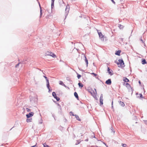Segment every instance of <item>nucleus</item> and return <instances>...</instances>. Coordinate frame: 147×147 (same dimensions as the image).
Returning <instances> with one entry per match:
<instances>
[{
	"instance_id": "f257e3e1",
	"label": "nucleus",
	"mask_w": 147,
	"mask_h": 147,
	"mask_svg": "<svg viewBox=\"0 0 147 147\" xmlns=\"http://www.w3.org/2000/svg\"><path fill=\"white\" fill-rule=\"evenodd\" d=\"M118 62L116 61H115V63H116L118 65L119 67L123 68L125 66V65L124 61L122 59H120L118 60Z\"/></svg>"
},
{
	"instance_id": "f03ea898",
	"label": "nucleus",
	"mask_w": 147,
	"mask_h": 147,
	"mask_svg": "<svg viewBox=\"0 0 147 147\" xmlns=\"http://www.w3.org/2000/svg\"><path fill=\"white\" fill-rule=\"evenodd\" d=\"M30 101L32 104H33L34 103H36L37 102V98L35 97H32L30 96Z\"/></svg>"
},
{
	"instance_id": "7ed1b4c3",
	"label": "nucleus",
	"mask_w": 147,
	"mask_h": 147,
	"mask_svg": "<svg viewBox=\"0 0 147 147\" xmlns=\"http://www.w3.org/2000/svg\"><path fill=\"white\" fill-rule=\"evenodd\" d=\"M69 5H67L65 9V19H65L67 16L68 13L69 12Z\"/></svg>"
},
{
	"instance_id": "20e7f679",
	"label": "nucleus",
	"mask_w": 147,
	"mask_h": 147,
	"mask_svg": "<svg viewBox=\"0 0 147 147\" xmlns=\"http://www.w3.org/2000/svg\"><path fill=\"white\" fill-rule=\"evenodd\" d=\"M52 96L54 98L56 99L57 101H58L60 100V98L57 96L56 93L55 92H52Z\"/></svg>"
},
{
	"instance_id": "39448f33",
	"label": "nucleus",
	"mask_w": 147,
	"mask_h": 147,
	"mask_svg": "<svg viewBox=\"0 0 147 147\" xmlns=\"http://www.w3.org/2000/svg\"><path fill=\"white\" fill-rule=\"evenodd\" d=\"M34 114V113L32 112H30L28 114H27L26 115L27 118H29L32 117Z\"/></svg>"
},
{
	"instance_id": "423d86ee",
	"label": "nucleus",
	"mask_w": 147,
	"mask_h": 147,
	"mask_svg": "<svg viewBox=\"0 0 147 147\" xmlns=\"http://www.w3.org/2000/svg\"><path fill=\"white\" fill-rule=\"evenodd\" d=\"M98 35L99 36V37H100V38L103 41H104V36H103L102 33L101 32H98Z\"/></svg>"
},
{
	"instance_id": "0eeeda50",
	"label": "nucleus",
	"mask_w": 147,
	"mask_h": 147,
	"mask_svg": "<svg viewBox=\"0 0 147 147\" xmlns=\"http://www.w3.org/2000/svg\"><path fill=\"white\" fill-rule=\"evenodd\" d=\"M103 95L102 94H101L100 95V105H103Z\"/></svg>"
},
{
	"instance_id": "6e6552de",
	"label": "nucleus",
	"mask_w": 147,
	"mask_h": 147,
	"mask_svg": "<svg viewBox=\"0 0 147 147\" xmlns=\"http://www.w3.org/2000/svg\"><path fill=\"white\" fill-rule=\"evenodd\" d=\"M111 83V80L110 79H108L105 82V83L108 85H110Z\"/></svg>"
},
{
	"instance_id": "1a4fd4ad",
	"label": "nucleus",
	"mask_w": 147,
	"mask_h": 147,
	"mask_svg": "<svg viewBox=\"0 0 147 147\" xmlns=\"http://www.w3.org/2000/svg\"><path fill=\"white\" fill-rule=\"evenodd\" d=\"M107 71L108 73H109V74H110L111 76L113 74L112 73V72H113V71L112 70H111V69L109 68V67H107Z\"/></svg>"
},
{
	"instance_id": "9d476101",
	"label": "nucleus",
	"mask_w": 147,
	"mask_h": 147,
	"mask_svg": "<svg viewBox=\"0 0 147 147\" xmlns=\"http://www.w3.org/2000/svg\"><path fill=\"white\" fill-rule=\"evenodd\" d=\"M123 80L125 82H129V80L126 77L123 78Z\"/></svg>"
},
{
	"instance_id": "9b49d317",
	"label": "nucleus",
	"mask_w": 147,
	"mask_h": 147,
	"mask_svg": "<svg viewBox=\"0 0 147 147\" xmlns=\"http://www.w3.org/2000/svg\"><path fill=\"white\" fill-rule=\"evenodd\" d=\"M39 3V7L40 8V18H41L42 15V8L40 6V3Z\"/></svg>"
},
{
	"instance_id": "f8f14e48",
	"label": "nucleus",
	"mask_w": 147,
	"mask_h": 147,
	"mask_svg": "<svg viewBox=\"0 0 147 147\" xmlns=\"http://www.w3.org/2000/svg\"><path fill=\"white\" fill-rule=\"evenodd\" d=\"M121 51L120 50H118L116 51L115 53V54L116 55L119 56L120 55V53H121Z\"/></svg>"
},
{
	"instance_id": "ddd939ff",
	"label": "nucleus",
	"mask_w": 147,
	"mask_h": 147,
	"mask_svg": "<svg viewBox=\"0 0 147 147\" xmlns=\"http://www.w3.org/2000/svg\"><path fill=\"white\" fill-rule=\"evenodd\" d=\"M142 60V64L144 65L147 63V62L145 59H143Z\"/></svg>"
},
{
	"instance_id": "4468645a",
	"label": "nucleus",
	"mask_w": 147,
	"mask_h": 147,
	"mask_svg": "<svg viewBox=\"0 0 147 147\" xmlns=\"http://www.w3.org/2000/svg\"><path fill=\"white\" fill-rule=\"evenodd\" d=\"M74 96L77 100H79V97L77 93L76 92H75L74 93Z\"/></svg>"
},
{
	"instance_id": "2eb2a0df",
	"label": "nucleus",
	"mask_w": 147,
	"mask_h": 147,
	"mask_svg": "<svg viewBox=\"0 0 147 147\" xmlns=\"http://www.w3.org/2000/svg\"><path fill=\"white\" fill-rule=\"evenodd\" d=\"M55 0H51V7L52 9L54 7V2Z\"/></svg>"
},
{
	"instance_id": "dca6fc26",
	"label": "nucleus",
	"mask_w": 147,
	"mask_h": 147,
	"mask_svg": "<svg viewBox=\"0 0 147 147\" xmlns=\"http://www.w3.org/2000/svg\"><path fill=\"white\" fill-rule=\"evenodd\" d=\"M46 82H47V87H49V79L47 78V79H46Z\"/></svg>"
},
{
	"instance_id": "f3484780",
	"label": "nucleus",
	"mask_w": 147,
	"mask_h": 147,
	"mask_svg": "<svg viewBox=\"0 0 147 147\" xmlns=\"http://www.w3.org/2000/svg\"><path fill=\"white\" fill-rule=\"evenodd\" d=\"M84 57H85V62L86 63V65H87V67L88 66V59H87L86 57V56L85 55H84Z\"/></svg>"
},
{
	"instance_id": "a211bd4d",
	"label": "nucleus",
	"mask_w": 147,
	"mask_h": 147,
	"mask_svg": "<svg viewBox=\"0 0 147 147\" xmlns=\"http://www.w3.org/2000/svg\"><path fill=\"white\" fill-rule=\"evenodd\" d=\"M75 117L76 118V119L78 120L79 121H80L81 119H80L78 115H75Z\"/></svg>"
},
{
	"instance_id": "6ab92c4d",
	"label": "nucleus",
	"mask_w": 147,
	"mask_h": 147,
	"mask_svg": "<svg viewBox=\"0 0 147 147\" xmlns=\"http://www.w3.org/2000/svg\"><path fill=\"white\" fill-rule=\"evenodd\" d=\"M78 84L79 86V87L81 88H82L83 86V85L81 83H79Z\"/></svg>"
},
{
	"instance_id": "aec40b11",
	"label": "nucleus",
	"mask_w": 147,
	"mask_h": 147,
	"mask_svg": "<svg viewBox=\"0 0 147 147\" xmlns=\"http://www.w3.org/2000/svg\"><path fill=\"white\" fill-rule=\"evenodd\" d=\"M59 84L65 87H66V86L65 85V84L63 83V82L62 81H60L59 82Z\"/></svg>"
},
{
	"instance_id": "412c9836",
	"label": "nucleus",
	"mask_w": 147,
	"mask_h": 147,
	"mask_svg": "<svg viewBox=\"0 0 147 147\" xmlns=\"http://www.w3.org/2000/svg\"><path fill=\"white\" fill-rule=\"evenodd\" d=\"M119 104L122 107H124L125 106V104H124V102H123L120 101Z\"/></svg>"
},
{
	"instance_id": "4be33fe9",
	"label": "nucleus",
	"mask_w": 147,
	"mask_h": 147,
	"mask_svg": "<svg viewBox=\"0 0 147 147\" xmlns=\"http://www.w3.org/2000/svg\"><path fill=\"white\" fill-rule=\"evenodd\" d=\"M50 56L52 57L53 58H55L56 57L54 53H53L52 52H51V54L50 55Z\"/></svg>"
},
{
	"instance_id": "5701e85b",
	"label": "nucleus",
	"mask_w": 147,
	"mask_h": 147,
	"mask_svg": "<svg viewBox=\"0 0 147 147\" xmlns=\"http://www.w3.org/2000/svg\"><path fill=\"white\" fill-rule=\"evenodd\" d=\"M91 74L93 75L96 78H97V79L98 78V77H97V76L98 75L97 74H95L94 73H91Z\"/></svg>"
},
{
	"instance_id": "b1692460",
	"label": "nucleus",
	"mask_w": 147,
	"mask_h": 147,
	"mask_svg": "<svg viewBox=\"0 0 147 147\" xmlns=\"http://www.w3.org/2000/svg\"><path fill=\"white\" fill-rule=\"evenodd\" d=\"M32 120V118L28 119L27 118L26 119V122H31Z\"/></svg>"
},
{
	"instance_id": "393cba45",
	"label": "nucleus",
	"mask_w": 147,
	"mask_h": 147,
	"mask_svg": "<svg viewBox=\"0 0 147 147\" xmlns=\"http://www.w3.org/2000/svg\"><path fill=\"white\" fill-rule=\"evenodd\" d=\"M77 74V77L78 79H79L81 77V76L76 72Z\"/></svg>"
},
{
	"instance_id": "a878e982",
	"label": "nucleus",
	"mask_w": 147,
	"mask_h": 147,
	"mask_svg": "<svg viewBox=\"0 0 147 147\" xmlns=\"http://www.w3.org/2000/svg\"><path fill=\"white\" fill-rule=\"evenodd\" d=\"M45 54L47 55L50 56V55L51 54V52H50L49 51H47L46 52Z\"/></svg>"
},
{
	"instance_id": "bb28decb",
	"label": "nucleus",
	"mask_w": 147,
	"mask_h": 147,
	"mask_svg": "<svg viewBox=\"0 0 147 147\" xmlns=\"http://www.w3.org/2000/svg\"><path fill=\"white\" fill-rule=\"evenodd\" d=\"M43 145L44 147H49V146L47 145L45 143L43 144Z\"/></svg>"
},
{
	"instance_id": "cd10ccee",
	"label": "nucleus",
	"mask_w": 147,
	"mask_h": 147,
	"mask_svg": "<svg viewBox=\"0 0 147 147\" xmlns=\"http://www.w3.org/2000/svg\"><path fill=\"white\" fill-rule=\"evenodd\" d=\"M119 27L120 29L123 28V26L120 24H119Z\"/></svg>"
},
{
	"instance_id": "c85d7f7f",
	"label": "nucleus",
	"mask_w": 147,
	"mask_h": 147,
	"mask_svg": "<svg viewBox=\"0 0 147 147\" xmlns=\"http://www.w3.org/2000/svg\"><path fill=\"white\" fill-rule=\"evenodd\" d=\"M92 90L93 91V94L95 96H96V95L97 94V92L94 91V90Z\"/></svg>"
},
{
	"instance_id": "c756f323",
	"label": "nucleus",
	"mask_w": 147,
	"mask_h": 147,
	"mask_svg": "<svg viewBox=\"0 0 147 147\" xmlns=\"http://www.w3.org/2000/svg\"><path fill=\"white\" fill-rule=\"evenodd\" d=\"M42 119H40L39 120V123L40 124H42Z\"/></svg>"
},
{
	"instance_id": "7c9ffc66",
	"label": "nucleus",
	"mask_w": 147,
	"mask_h": 147,
	"mask_svg": "<svg viewBox=\"0 0 147 147\" xmlns=\"http://www.w3.org/2000/svg\"><path fill=\"white\" fill-rule=\"evenodd\" d=\"M21 63V62H19L17 64H16L15 66V67L16 68H17L19 66V64Z\"/></svg>"
},
{
	"instance_id": "2f4dec72",
	"label": "nucleus",
	"mask_w": 147,
	"mask_h": 147,
	"mask_svg": "<svg viewBox=\"0 0 147 147\" xmlns=\"http://www.w3.org/2000/svg\"><path fill=\"white\" fill-rule=\"evenodd\" d=\"M58 113L59 114H61L62 113V110L59 109L58 110Z\"/></svg>"
},
{
	"instance_id": "473e14b6",
	"label": "nucleus",
	"mask_w": 147,
	"mask_h": 147,
	"mask_svg": "<svg viewBox=\"0 0 147 147\" xmlns=\"http://www.w3.org/2000/svg\"><path fill=\"white\" fill-rule=\"evenodd\" d=\"M139 95H140V97H140V98H143V96H142V94L140 93V94Z\"/></svg>"
},
{
	"instance_id": "72a5a7b5",
	"label": "nucleus",
	"mask_w": 147,
	"mask_h": 147,
	"mask_svg": "<svg viewBox=\"0 0 147 147\" xmlns=\"http://www.w3.org/2000/svg\"><path fill=\"white\" fill-rule=\"evenodd\" d=\"M121 145L123 146V147H126L125 146H126L127 145L125 144L122 143Z\"/></svg>"
},
{
	"instance_id": "f704fd0d",
	"label": "nucleus",
	"mask_w": 147,
	"mask_h": 147,
	"mask_svg": "<svg viewBox=\"0 0 147 147\" xmlns=\"http://www.w3.org/2000/svg\"><path fill=\"white\" fill-rule=\"evenodd\" d=\"M26 110L27 112H30L31 111V109L28 108H26Z\"/></svg>"
},
{
	"instance_id": "c9c22d12",
	"label": "nucleus",
	"mask_w": 147,
	"mask_h": 147,
	"mask_svg": "<svg viewBox=\"0 0 147 147\" xmlns=\"http://www.w3.org/2000/svg\"><path fill=\"white\" fill-rule=\"evenodd\" d=\"M111 108L113 109V101H112V103H111Z\"/></svg>"
},
{
	"instance_id": "e433bc0d",
	"label": "nucleus",
	"mask_w": 147,
	"mask_h": 147,
	"mask_svg": "<svg viewBox=\"0 0 147 147\" xmlns=\"http://www.w3.org/2000/svg\"><path fill=\"white\" fill-rule=\"evenodd\" d=\"M111 132H113V133H114H114H115V131H113V128L112 127H111Z\"/></svg>"
},
{
	"instance_id": "4c0bfd02",
	"label": "nucleus",
	"mask_w": 147,
	"mask_h": 147,
	"mask_svg": "<svg viewBox=\"0 0 147 147\" xmlns=\"http://www.w3.org/2000/svg\"><path fill=\"white\" fill-rule=\"evenodd\" d=\"M70 114L72 116H75V115L73 114V113L72 111L70 112Z\"/></svg>"
},
{
	"instance_id": "58836bf2",
	"label": "nucleus",
	"mask_w": 147,
	"mask_h": 147,
	"mask_svg": "<svg viewBox=\"0 0 147 147\" xmlns=\"http://www.w3.org/2000/svg\"><path fill=\"white\" fill-rule=\"evenodd\" d=\"M126 85H128V86H129L130 87V88H131V89L132 90V88H131L130 84L127 82L126 84Z\"/></svg>"
},
{
	"instance_id": "ea45409f",
	"label": "nucleus",
	"mask_w": 147,
	"mask_h": 147,
	"mask_svg": "<svg viewBox=\"0 0 147 147\" xmlns=\"http://www.w3.org/2000/svg\"><path fill=\"white\" fill-rule=\"evenodd\" d=\"M25 61V60L24 59L21 62H20L21 63L23 64H24Z\"/></svg>"
},
{
	"instance_id": "a19ab883",
	"label": "nucleus",
	"mask_w": 147,
	"mask_h": 147,
	"mask_svg": "<svg viewBox=\"0 0 147 147\" xmlns=\"http://www.w3.org/2000/svg\"><path fill=\"white\" fill-rule=\"evenodd\" d=\"M47 88L49 89L48 92H50L51 91V90L50 89V85H49V87H47Z\"/></svg>"
},
{
	"instance_id": "79ce46f5",
	"label": "nucleus",
	"mask_w": 147,
	"mask_h": 147,
	"mask_svg": "<svg viewBox=\"0 0 147 147\" xmlns=\"http://www.w3.org/2000/svg\"><path fill=\"white\" fill-rule=\"evenodd\" d=\"M111 1L114 4H115V1L113 0H111Z\"/></svg>"
},
{
	"instance_id": "37998d69",
	"label": "nucleus",
	"mask_w": 147,
	"mask_h": 147,
	"mask_svg": "<svg viewBox=\"0 0 147 147\" xmlns=\"http://www.w3.org/2000/svg\"><path fill=\"white\" fill-rule=\"evenodd\" d=\"M145 123L147 125V120H144Z\"/></svg>"
},
{
	"instance_id": "c03bdc74",
	"label": "nucleus",
	"mask_w": 147,
	"mask_h": 147,
	"mask_svg": "<svg viewBox=\"0 0 147 147\" xmlns=\"http://www.w3.org/2000/svg\"><path fill=\"white\" fill-rule=\"evenodd\" d=\"M58 110L59 109L62 110L61 107V106L59 107H58Z\"/></svg>"
},
{
	"instance_id": "a18cd8bd",
	"label": "nucleus",
	"mask_w": 147,
	"mask_h": 147,
	"mask_svg": "<svg viewBox=\"0 0 147 147\" xmlns=\"http://www.w3.org/2000/svg\"><path fill=\"white\" fill-rule=\"evenodd\" d=\"M27 60H26V59H25V62H24V64H26L27 63Z\"/></svg>"
},
{
	"instance_id": "49530a36",
	"label": "nucleus",
	"mask_w": 147,
	"mask_h": 147,
	"mask_svg": "<svg viewBox=\"0 0 147 147\" xmlns=\"http://www.w3.org/2000/svg\"><path fill=\"white\" fill-rule=\"evenodd\" d=\"M36 144H37V143H36L35 145L31 146V147H36Z\"/></svg>"
},
{
	"instance_id": "de8ad7c7",
	"label": "nucleus",
	"mask_w": 147,
	"mask_h": 147,
	"mask_svg": "<svg viewBox=\"0 0 147 147\" xmlns=\"http://www.w3.org/2000/svg\"><path fill=\"white\" fill-rule=\"evenodd\" d=\"M43 77L45 79H47V78L45 76H43Z\"/></svg>"
},
{
	"instance_id": "09e8293b",
	"label": "nucleus",
	"mask_w": 147,
	"mask_h": 147,
	"mask_svg": "<svg viewBox=\"0 0 147 147\" xmlns=\"http://www.w3.org/2000/svg\"><path fill=\"white\" fill-rule=\"evenodd\" d=\"M56 103L59 107L61 106V105H59L58 103Z\"/></svg>"
},
{
	"instance_id": "8fccbe9b",
	"label": "nucleus",
	"mask_w": 147,
	"mask_h": 147,
	"mask_svg": "<svg viewBox=\"0 0 147 147\" xmlns=\"http://www.w3.org/2000/svg\"><path fill=\"white\" fill-rule=\"evenodd\" d=\"M140 40L141 41H142V43H144V41H143V40H142V38H141V39H140Z\"/></svg>"
},
{
	"instance_id": "3c124183",
	"label": "nucleus",
	"mask_w": 147,
	"mask_h": 147,
	"mask_svg": "<svg viewBox=\"0 0 147 147\" xmlns=\"http://www.w3.org/2000/svg\"><path fill=\"white\" fill-rule=\"evenodd\" d=\"M88 139H86V140H85V141H86V142L88 141Z\"/></svg>"
},
{
	"instance_id": "603ef678",
	"label": "nucleus",
	"mask_w": 147,
	"mask_h": 147,
	"mask_svg": "<svg viewBox=\"0 0 147 147\" xmlns=\"http://www.w3.org/2000/svg\"><path fill=\"white\" fill-rule=\"evenodd\" d=\"M83 82L84 81V82H85L86 81V80H85V79H84L83 78Z\"/></svg>"
},
{
	"instance_id": "864d4df0",
	"label": "nucleus",
	"mask_w": 147,
	"mask_h": 147,
	"mask_svg": "<svg viewBox=\"0 0 147 147\" xmlns=\"http://www.w3.org/2000/svg\"><path fill=\"white\" fill-rule=\"evenodd\" d=\"M79 70H80V71H83V70L82 69H79Z\"/></svg>"
},
{
	"instance_id": "5fc2aeb1",
	"label": "nucleus",
	"mask_w": 147,
	"mask_h": 147,
	"mask_svg": "<svg viewBox=\"0 0 147 147\" xmlns=\"http://www.w3.org/2000/svg\"><path fill=\"white\" fill-rule=\"evenodd\" d=\"M138 82L140 84H141V82L140 80H139L138 81Z\"/></svg>"
},
{
	"instance_id": "6e6d98bb",
	"label": "nucleus",
	"mask_w": 147,
	"mask_h": 147,
	"mask_svg": "<svg viewBox=\"0 0 147 147\" xmlns=\"http://www.w3.org/2000/svg\"><path fill=\"white\" fill-rule=\"evenodd\" d=\"M80 143V142H78V143H76V145H77V144H79Z\"/></svg>"
},
{
	"instance_id": "4d7b16f0",
	"label": "nucleus",
	"mask_w": 147,
	"mask_h": 147,
	"mask_svg": "<svg viewBox=\"0 0 147 147\" xmlns=\"http://www.w3.org/2000/svg\"><path fill=\"white\" fill-rule=\"evenodd\" d=\"M52 116L55 119V117H54V115H52Z\"/></svg>"
},
{
	"instance_id": "13d9d810",
	"label": "nucleus",
	"mask_w": 147,
	"mask_h": 147,
	"mask_svg": "<svg viewBox=\"0 0 147 147\" xmlns=\"http://www.w3.org/2000/svg\"><path fill=\"white\" fill-rule=\"evenodd\" d=\"M89 92L90 93V94H92V93L90 91H89Z\"/></svg>"
},
{
	"instance_id": "bf43d9fd",
	"label": "nucleus",
	"mask_w": 147,
	"mask_h": 147,
	"mask_svg": "<svg viewBox=\"0 0 147 147\" xmlns=\"http://www.w3.org/2000/svg\"><path fill=\"white\" fill-rule=\"evenodd\" d=\"M103 143L104 144H105V145L106 146H107V145H106V144H105V143H104V142H103Z\"/></svg>"
},
{
	"instance_id": "052dcab7",
	"label": "nucleus",
	"mask_w": 147,
	"mask_h": 147,
	"mask_svg": "<svg viewBox=\"0 0 147 147\" xmlns=\"http://www.w3.org/2000/svg\"><path fill=\"white\" fill-rule=\"evenodd\" d=\"M94 90L95 91V92H96V89L95 88H94Z\"/></svg>"
},
{
	"instance_id": "680f3d73",
	"label": "nucleus",
	"mask_w": 147,
	"mask_h": 147,
	"mask_svg": "<svg viewBox=\"0 0 147 147\" xmlns=\"http://www.w3.org/2000/svg\"><path fill=\"white\" fill-rule=\"evenodd\" d=\"M144 46H146V45H145V43L144 42Z\"/></svg>"
},
{
	"instance_id": "e2e57ef3",
	"label": "nucleus",
	"mask_w": 147,
	"mask_h": 147,
	"mask_svg": "<svg viewBox=\"0 0 147 147\" xmlns=\"http://www.w3.org/2000/svg\"><path fill=\"white\" fill-rule=\"evenodd\" d=\"M63 1V3L65 4V3H64V2L63 1Z\"/></svg>"
},
{
	"instance_id": "0e129e2a",
	"label": "nucleus",
	"mask_w": 147,
	"mask_h": 147,
	"mask_svg": "<svg viewBox=\"0 0 147 147\" xmlns=\"http://www.w3.org/2000/svg\"><path fill=\"white\" fill-rule=\"evenodd\" d=\"M123 0H120V1H123Z\"/></svg>"
},
{
	"instance_id": "69168bd1",
	"label": "nucleus",
	"mask_w": 147,
	"mask_h": 147,
	"mask_svg": "<svg viewBox=\"0 0 147 147\" xmlns=\"http://www.w3.org/2000/svg\"><path fill=\"white\" fill-rule=\"evenodd\" d=\"M60 127H61V128H63V127H61V126H60ZM60 127H59V128H60Z\"/></svg>"
},
{
	"instance_id": "338daca9",
	"label": "nucleus",
	"mask_w": 147,
	"mask_h": 147,
	"mask_svg": "<svg viewBox=\"0 0 147 147\" xmlns=\"http://www.w3.org/2000/svg\"><path fill=\"white\" fill-rule=\"evenodd\" d=\"M94 138H95V136H94Z\"/></svg>"
},
{
	"instance_id": "774afa93",
	"label": "nucleus",
	"mask_w": 147,
	"mask_h": 147,
	"mask_svg": "<svg viewBox=\"0 0 147 147\" xmlns=\"http://www.w3.org/2000/svg\"><path fill=\"white\" fill-rule=\"evenodd\" d=\"M138 94V93H136V94Z\"/></svg>"
}]
</instances>
